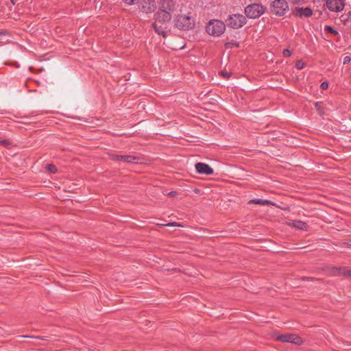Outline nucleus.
Segmentation results:
<instances>
[{
  "label": "nucleus",
  "instance_id": "f257e3e1",
  "mask_svg": "<svg viewBox=\"0 0 351 351\" xmlns=\"http://www.w3.org/2000/svg\"><path fill=\"white\" fill-rule=\"evenodd\" d=\"M175 0H160L158 11L154 14L156 22L165 23L171 20L172 13L176 10Z\"/></svg>",
  "mask_w": 351,
  "mask_h": 351
},
{
  "label": "nucleus",
  "instance_id": "f03ea898",
  "mask_svg": "<svg viewBox=\"0 0 351 351\" xmlns=\"http://www.w3.org/2000/svg\"><path fill=\"white\" fill-rule=\"evenodd\" d=\"M207 33L213 36H219L226 30V25L220 20H211L206 26Z\"/></svg>",
  "mask_w": 351,
  "mask_h": 351
},
{
  "label": "nucleus",
  "instance_id": "7ed1b4c3",
  "mask_svg": "<svg viewBox=\"0 0 351 351\" xmlns=\"http://www.w3.org/2000/svg\"><path fill=\"white\" fill-rule=\"evenodd\" d=\"M194 20L189 16L179 15L175 19V26L182 31H187L195 27Z\"/></svg>",
  "mask_w": 351,
  "mask_h": 351
},
{
  "label": "nucleus",
  "instance_id": "20e7f679",
  "mask_svg": "<svg viewBox=\"0 0 351 351\" xmlns=\"http://www.w3.org/2000/svg\"><path fill=\"white\" fill-rule=\"evenodd\" d=\"M226 22L228 27L239 29L246 23V19L243 14H234L230 15Z\"/></svg>",
  "mask_w": 351,
  "mask_h": 351
},
{
  "label": "nucleus",
  "instance_id": "39448f33",
  "mask_svg": "<svg viewBox=\"0 0 351 351\" xmlns=\"http://www.w3.org/2000/svg\"><path fill=\"white\" fill-rule=\"evenodd\" d=\"M265 12V8L258 3H252L248 5L245 8V13L250 19H256L260 17Z\"/></svg>",
  "mask_w": 351,
  "mask_h": 351
},
{
  "label": "nucleus",
  "instance_id": "423d86ee",
  "mask_svg": "<svg viewBox=\"0 0 351 351\" xmlns=\"http://www.w3.org/2000/svg\"><path fill=\"white\" fill-rule=\"evenodd\" d=\"M271 10L277 16H284L289 10V5L285 0H275L271 5Z\"/></svg>",
  "mask_w": 351,
  "mask_h": 351
},
{
  "label": "nucleus",
  "instance_id": "0eeeda50",
  "mask_svg": "<svg viewBox=\"0 0 351 351\" xmlns=\"http://www.w3.org/2000/svg\"><path fill=\"white\" fill-rule=\"evenodd\" d=\"M277 339L282 342L293 343L297 345L302 343V339L295 334H285L279 335Z\"/></svg>",
  "mask_w": 351,
  "mask_h": 351
},
{
  "label": "nucleus",
  "instance_id": "6e6552de",
  "mask_svg": "<svg viewBox=\"0 0 351 351\" xmlns=\"http://www.w3.org/2000/svg\"><path fill=\"white\" fill-rule=\"evenodd\" d=\"M326 7L332 12H340L344 8V3L342 0H327Z\"/></svg>",
  "mask_w": 351,
  "mask_h": 351
},
{
  "label": "nucleus",
  "instance_id": "1a4fd4ad",
  "mask_svg": "<svg viewBox=\"0 0 351 351\" xmlns=\"http://www.w3.org/2000/svg\"><path fill=\"white\" fill-rule=\"evenodd\" d=\"M156 2L154 0H141L140 8L145 13H151L156 9Z\"/></svg>",
  "mask_w": 351,
  "mask_h": 351
},
{
  "label": "nucleus",
  "instance_id": "9d476101",
  "mask_svg": "<svg viewBox=\"0 0 351 351\" xmlns=\"http://www.w3.org/2000/svg\"><path fill=\"white\" fill-rule=\"evenodd\" d=\"M292 13L296 17H299V18L306 17L307 18V17H310L313 15V10L309 7H307L305 8L297 7L292 11Z\"/></svg>",
  "mask_w": 351,
  "mask_h": 351
},
{
  "label": "nucleus",
  "instance_id": "9b49d317",
  "mask_svg": "<svg viewBox=\"0 0 351 351\" xmlns=\"http://www.w3.org/2000/svg\"><path fill=\"white\" fill-rule=\"evenodd\" d=\"M195 169L197 173L204 174L206 176L213 175L214 173L213 169L208 164L203 162H197L195 164Z\"/></svg>",
  "mask_w": 351,
  "mask_h": 351
},
{
  "label": "nucleus",
  "instance_id": "f8f14e48",
  "mask_svg": "<svg viewBox=\"0 0 351 351\" xmlns=\"http://www.w3.org/2000/svg\"><path fill=\"white\" fill-rule=\"evenodd\" d=\"M140 158L135 156L132 155H122L121 162H123L125 163H138L140 160Z\"/></svg>",
  "mask_w": 351,
  "mask_h": 351
},
{
  "label": "nucleus",
  "instance_id": "ddd939ff",
  "mask_svg": "<svg viewBox=\"0 0 351 351\" xmlns=\"http://www.w3.org/2000/svg\"><path fill=\"white\" fill-rule=\"evenodd\" d=\"M152 27L158 35H162V37L165 38L167 36V32L161 25H158L157 22H154L152 24Z\"/></svg>",
  "mask_w": 351,
  "mask_h": 351
},
{
  "label": "nucleus",
  "instance_id": "4468645a",
  "mask_svg": "<svg viewBox=\"0 0 351 351\" xmlns=\"http://www.w3.org/2000/svg\"><path fill=\"white\" fill-rule=\"evenodd\" d=\"M249 204L273 205V203L268 199H253L248 202Z\"/></svg>",
  "mask_w": 351,
  "mask_h": 351
},
{
  "label": "nucleus",
  "instance_id": "2eb2a0df",
  "mask_svg": "<svg viewBox=\"0 0 351 351\" xmlns=\"http://www.w3.org/2000/svg\"><path fill=\"white\" fill-rule=\"evenodd\" d=\"M293 226L294 228L299 230H307L308 229V225L305 222L299 220L293 221Z\"/></svg>",
  "mask_w": 351,
  "mask_h": 351
},
{
  "label": "nucleus",
  "instance_id": "dca6fc26",
  "mask_svg": "<svg viewBox=\"0 0 351 351\" xmlns=\"http://www.w3.org/2000/svg\"><path fill=\"white\" fill-rule=\"evenodd\" d=\"M324 30L326 32L330 33V34H333V35L338 34V31L337 29H334L332 27L329 26V25H326L324 27Z\"/></svg>",
  "mask_w": 351,
  "mask_h": 351
},
{
  "label": "nucleus",
  "instance_id": "f3484780",
  "mask_svg": "<svg viewBox=\"0 0 351 351\" xmlns=\"http://www.w3.org/2000/svg\"><path fill=\"white\" fill-rule=\"evenodd\" d=\"M46 169L49 172L52 173H56L58 171L57 167H56V165H54L53 164L47 165Z\"/></svg>",
  "mask_w": 351,
  "mask_h": 351
},
{
  "label": "nucleus",
  "instance_id": "a211bd4d",
  "mask_svg": "<svg viewBox=\"0 0 351 351\" xmlns=\"http://www.w3.org/2000/svg\"><path fill=\"white\" fill-rule=\"evenodd\" d=\"M224 45L226 49H232L233 47H239V43L237 42H227Z\"/></svg>",
  "mask_w": 351,
  "mask_h": 351
},
{
  "label": "nucleus",
  "instance_id": "6ab92c4d",
  "mask_svg": "<svg viewBox=\"0 0 351 351\" xmlns=\"http://www.w3.org/2000/svg\"><path fill=\"white\" fill-rule=\"evenodd\" d=\"M121 156L122 155H117V154H110L109 156V158L110 160L114 161H121Z\"/></svg>",
  "mask_w": 351,
  "mask_h": 351
},
{
  "label": "nucleus",
  "instance_id": "aec40b11",
  "mask_svg": "<svg viewBox=\"0 0 351 351\" xmlns=\"http://www.w3.org/2000/svg\"><path fill=\"white\" fill-rule=\"evenodd\" d=\"M21 337H24V338H35V339H41V340H47V337H45V336H29V335H23V336H21Z\"/></svg>",
  "mask_w": 351,
  "mask_h": 351
},
{
  "label": "nucleus",
  "instance_id": "412c9836",
  "mask_svg": "<svg viewBox=\"0 0 351 351\" xmlns=\"http://www.w3.org/2000/svg\"><path fill=\"white\" fill-rule=\"evenodd\" d=\"M305 66V63L302 61V60H298L296 63H295V67L298 69H304Z\"/></svg>",
  "mask_w": 351,
  "mask_h": 351
},
{
  "label": "nucleus",
  "instance_id": "4be33fe9",
  "mask_svg": "<svg viewBox=\"0 0 351 351\" xmlns=\"http://www.w3.org/2000/svg\"><path fill=\"white\" fill-rule=\"evenodd\" d=\"M337 269L339 271H341V270L343 271V272L342 273L343 275L351 277V270H346V268H344V267H343V268L340 267V268H338Z\"/></svg>",
  "mask_w": 351,
  "mask_h": 351
},
{
  "label": "nucleus",
  "instance_id": "5701e85b",
  "mask_svg": "<svg viewBox=\"0 0 351 351\" xmlns=\"http://www.w3.org/2000/svg\"><path fill=\"white\" fill-rule=\"evenodd\" d=\"M282 54H283L284 57L289 58V57L291 56L292 52L289 49H285L283 50Z\"/></svg>",
  "mask_w": 351,
  "mask_h": 351
},
{
  "label": "nucleus",
  "instance_id": "b1692460",
  "mask_svg": "<svg viewBox=\"0 0 351 351\" xmlns=\"http://www.w3.org/2000/svg\"><path fill=\"white\" fill-rule=\"evenodd\" d=\"M328 88V83L327 82H323L320 85L322 90H326Z\"/></svg>",
  "mask_w": 351,
  "mask_h": 351
},
{
  "label": "nucleus",
  "instance_id": "393cba45",
  "mask_svg": "<svg viewBox=\"0 0 351 351\" xmlns=\"http://www.w3.org/2000/svg\"><path fill=\"white\" fill-rule=\"evenodd\" d=\"M351 61V58L350 56H346L343 58V64H348L350 63V62Z\"/></svg>",
  "mask_w": 351,
  "mask_h": 351
},
{
  "label": "nucleus",
  "instance_id": "a878e982",
  "mask_svg": "<svg viewBox=\"0 0 351 351\" xmlns=\"http://www.w3.org/2000/svg\"><path fill=\"white\" fill-rule=\"evenodd\" d=\"M221 74L222 76H223L226 79H229L230 77V76H231V73H228L226 71H221Z\"/></svg>",
  "mask_w": 351,
  "mask_h": 351
},
{
  "label": "nucleus",
  "instance_id": "bb28decb",
  "mask_svg": "<svg viewBox=\"0 0 351 351\" xmlns=\"http://www.w3.org/2000/svg\"><path fill=\"white\" fill-rule=\"evenodd\" d=\"M315 106L317 108L318 113L319 114H322L323 113L322 109L321 108L320 106L319 105V104L317 102L315 103Z\"/></svg>",
  "mask_w": 351,
  "mask_h": 351
},
{
  "label": "nucleus",
  "instance_id": "cd10ccee",
  "mask_svg": "<svg viewBox=\"0 0 351 351\" xmlns=\"http://www.w3.org/2000/svg\"><path fill=\"white\" fill-rule=\"evenodd\" d=\"M293 4H299L304 1V0H289Z\"/></svg>",
  "mask_w": 351,
  "mask_h": 351
},
{
  "label": "nucleus",
  "instance_id": "c85d7f7f",
  "mask_svg": "<svg viewBox=\"0 0 351 351\" xmlns=\"http://www.w3.org/2000/svg\"><path fill=\"white\" fill-rule=\"evenodd\" d=\"M0 145L7 146V145H10V142L8 140H2V141H0Z\"/></svg>",
  "mask_w": 351,
  "mask_h": 351
},
{
  "label": "nucleus",
  "instance_id": "c756f323",
  "mask_svg": "<svg viewBox=\"0 0 351 351\" xmlns=\"http://www.w3.org/2000/svg\"><path fill=\"white\" fill-rule=\"evenodd\" d=\"M168 195L171 197H176L178 195V193L176 191H170Z\"/></svg>",
  "mask_w": 351,
  "mask_h": 351
},
{
  "label": "nucleus",
  "instance_id": "7c9ffc66",
  "mask_svg": "<svg viewBox=\"0 0 351 351\" xmlns=\"http://www.w3.org/2000/svg\"><path fill=\"white\" fill-rule=\"evenodd\" d=\"M302 280H315V278H312V277H302Z\"/></svg>",
  "mask_w": 351,
  "mask_h": 351
},
{
  "label": "nucleus",
  "instance_id": "2f4dec72",
  "mask_svg": "<svg viewBox=\"0 0 351 351\" xmlns=\"http://www.w3.org/2000/svg\"><path fill=\"white\" fill-rule=\"evenodd\" d=\"M167 226H180L179 224H177L176 222L173 223H169L167 224Z\"/></svg>",
  "mask_w": 351,
  "mask_h": 351
},
{
  "label": "nucleus",
  "instance_id": "473e14b6",
  "mask_svg": "<svg viewBox=\"0 0 351 351\" xmlns=\"http://www.w3.org/2000/svg\"><path fill=\"white\" fill-rule=\"evenodd\" d=\"M348 19L351 20V11L348 13Z\"/></svg>",
  "mask_w": 351,
  "mask_h": 351
},
{
  "label": "nucleus",
  "instance_id": "72a5a7b5",
  "mask_svg": "<svg viewBox=\"0 0 351 351\" xmlns=\"http://www.w3.org/2000/svg\"><path fill=\"white\" fill-rule=\"evenodd\" d=\"M347 245H351V239H349L348 242L346 243Z\"/></svg>",
  "mask_w": 351,
  "mask_h": 351
},
{
  "label": "nucleus",
  "instance_id": "f704fd0d",
  "mask_svg": "<svg viewBox=\"0 0 351 351\" xmlns=\"http://www.w3.org/2000/svg\"><path fill=\"white\" fill-rule=\"evenodd\" d=\"M10 1H11L12 5H15L16 4L15 0H10Z\"/></svg>",
  "mask_w": 351,
  "mask_h": 351
},
{
  "label": "nucleus",
  "instance_id": "c9c22d12",
  "mask_svg": "<svg viewBox=\"0 0 351 351\" xmlns=\"http://www.w3.org/2000/svg\"><path fill=\"white\" fill-rule=\"evenodd\" d=\"M3 34V33L2 32H0V35H2Z\"/></svg>",
  "mask_w": 351,
  "mask_h": 351
}]
</instances>
